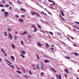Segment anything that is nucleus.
<instances>
[{
  "label": "nucleus",
  "instance_id": "obj_1",
  "mask_svg": "<svg viewBox=\"0 0 79 79\" xmlns=\"http://www.w3.org/2000/svg\"><path fill=\"white\" fill-rule=\"evenodd\" d=\"M31 15H33V16H35V15H36L37 17H40V15L35 12H32Z\"/></svg>",
  "mask_w": 79,
  "mask_h": 79
},
{
  "label": "nucleus",
  "instance_id": "obj_2",
  "mask_svg": "<svg viewBox=\"0 0 79 79\" xmlns=\"http://www.w3.org/2000/svg\"><path fill=\"white\" fill-rule=\"evenodd\" d=\"M41 68L42 70H44V64L42 62H41Z\"/></svg>",
  "mask_w": 79,
  "mask_h": 79
},
{
  "label": "nucleus",
  "instance_id": "obj_3",
  "mask_svg": "<svg viewBox=\"0 0 79 79\" xmlns=\"http://www.w3.org/2000/svg\"><path fill=\"white\" fill-rule=\"evenodd\" d=\"M56 76L57 77V78L58 79H61V75L60 74L59 75V76H58V74H56Z\"/></svg>",
  "mask_w": 79,
  "mask_h": 79
},
{
  "label": "nucleus",
  "instance_id": "obj_4",
  "mask_svg": "<svg viewBox=\"0 0 79 79\" xmlns=\"http://www.w3.org/2000/svg\"><path fill=\"white\" fill-rule=\"evenodd\" d=\"M4 15H4V16H5V17H7V16H8V12H4Z\"/></svg>",
  "mask_w": 79,
  "mask_h": 79
},
{
  "label": "nucleus",
  "instance_id": "obj_5",
  "mask_svg": "<svg viewBox=\"0 0 79 79\" xmlns=\"http://www.w3.org/2000/svg\"><path fill=\"white\" fill-rule=\"evenodd\" d=\"M9 35L10 39V40H12L13 39V37L12 36V35L11 34L9 33Z\"/></svg>",
  "mask_w": 79,
  "mask_h": 79
},
{
  "label": "nucleus",
  "instance_id": "obj_6",
  "mask_svg": "<svg viewBox=\"0 0 79 79\" xmlns=\"http://www.w3.org/2000/svg\"><path fill=\"white\" fill-rule=\"evenodd\" d=\"M37 45L38 46H39L40 47H42V46H43V45L42 44H41L39 42H37Z\"/></svg>",
  "mask_w": 79,
  "mask_h": 79
},
{
  "label": "nucleus",
  "instance_id": "obj_7",
  "mask_svg": "<svg viewBox=\"0 0 79 79\" xmlns=\"http://www.w3.org/2000/svg\"><path fill=\"white\" fill-rule=\"evenodd\" d=\"M49 67L50 68H51V69H52V71H53L54 72H55V73H56V71L55 70V69H54L52 68L51 66H49Z\"/></svg>",
  "mask_w": 79,
  "mask_h": 79
},
{
  "label": "nucleus",
  "instance_id": "obj_8",
  "mask_svg": "<svg viewBox=\"0 0 79 79\" xmlns=\"http://www.w3.org/2000/svg\"><path fill=\"white\" fill-rule=\"evenodd\" d=\"M7 64L10 66L11 68H13V69H14L15 68V67H14V66L12 65H10L9 64Z\"/></svg>",
  "mask_w": 79,
  "mask_h": 79
},
{
  "label": "nucleus",
  "instance_id": "obj_9",
  "mask_svg": "<svg viewBox=\"0 0 79 79\" xmlns=\"http://www.w3.org/2000/svg\"><path fill=\"white\" fill-rule=\"evenodd\" d=\"M11 58L12 60V61H14L15 60V57L13 56H11Z\"/></svg>",
  "mask_w": 79,
  "mask_h": 79
},
{
  "label": "nucleus",
  "instance_id": "obj_10",
  "mask_svg": "<svg viewBox=\"0 0 79 79\" xmlns=\"http://www.w3.org/2000/svg\"><path fill=\"white\" fill-rule=\"evenodd\" d=\"M44 62H45V63H49V62H50V61H49V60H48L46 59L45 60H44Z\"/></svg>",
  "mask_w": 79,
  "mask_h": 79
},
{
  "label": "nucleus",
  "instance_id": "obj_11",
  "mask_svg": "<svg viewBox=\"0 0 79 79\" xmlns=\"http://www.w3.org/2000/svg\"><path fill=\"white\" fill-rule=\"evenodd\" d=\"M22 53V55H24L26 54V52H25V51L24 50H22L21 51Z\"/></svg>",
  "mask_w": 79,
  "mask_h": 79
},
{
  "label": "nucleus",
  "instance_id": "obj_12",
  "mask_svg": "<svg viewBox=\"0 0 79 79\" xmlns=\"http://www.w3.org/2000/svg\"><path fill=\"white\" fill-rule=\"evenodd\" d=\"M32 66L33 67V70H35V71L36 70V68H35V66L33 64H32Z\"/></svg>",
  "mask_w": 79,
  "mask_h": 79
},
{
  "label": "nucleus",
  "instance_id": "obj_13",
  "mask_svg": "<svg viewBox=\"0 0 79 79\" xmlns=\"http://www.w3.org/2000/svg\"><path fill=\"white\" fill-rule=\"evenodd\" d=\"M11 47L13 49H15V48H15V45H14V44H12L11 45Z\"/></svg>",
  "mask_w": 79,
  "mask_h": 79
},
{
  "label": "nucleus",
  "instance_id": "obj_14",
  "mask_svg": "<svg viewBox=\"0 0 79 79\" xmlns=\"http://www.w3.org/2000/svg\"><path fill=\"white\" fill-rule=\"evenodd\" d=\"M7 30L8 31H10V32H11V30L12 31V30H13V29H12V28H11L10 27H9L8 28V29H7Z\"/></svg>",
  "mask_w": 79,
  "mask_h": 79
},
{
  "label": "nucleus",
  "instance_id": "obj_15",
  "mask_svg": "<svg viewBox=\"0 0 79 79\" xmlns=\"http://www.w3.org/2000/svg\"><path fill=\"white\" fill-rule=\"evenodd\" d=\"M36 68L38 69H40V68H39V64L36 65Z\"/></svg>",
  "mask_w": 79,
  "mask_h": 79
},
{
  "label": "nucleus",
  "instance_id": "obj_16",
  "mask_svg": "<svg viewBox=\"0 0 79 79\" xmlns=\"http://www.w3.org/2000/svg\"><path fill=\"white\" fill-rule=\"evenodd\" d=\"M28 34L27 33V31H25L23 34H22V35H24V34Z\"/></svg>",
  "mask_w": 79,
  "mask_h": 79
},
{
  "label": "nucleus",
  "instance_id": "obj_17",
  "mask_svg": "<svg viewBox=\"0 0 79 79\" xmlns=\"http://www.w3.org/2000/svg\"><path fill=\"white\" fill-rule=\"evenodd\" d=\"M20 10H22V11H24V12H25V11H26V10H25L23 8H21Z\"/></svg>",
  "mask_w": 79,
  "mask_h": 79
},
{
  "label": "nucleus",
  "instance_id": "obj_18",
  "mask_svg": "<svg viewBox=\"0 0 79 79\" xmlns=\"http://www.w3.org/2000/svg\"><path fill=\"white\" fill-rule=\"evenodd\" d=\"M46 45L47 48H48L50 47L49 44H48L47 43H46Z\"/></svg>",
  "mask_w": 79,
  "mask_h": 79
},
{
  "label": "nucleus",
  "instance_id": "obj_19",
  "mask_svg": "<svg viewBox=\"0 0 79 79\" xmlns=\"http://www.w3.org/2000/svg\"><path fill=\"white\" fill-rule=\"evenodd\" d=\"M16 72H17V73H18L19 74H21V72L20 71L17 70Z\"/></svg>",
  "mask_w": 79,
  "mask_h": 79
},
{
  "label": "nucleus",
  "instance_id": "obj_20",
  "mask_svg": "<svg viewBox=\"0 0 79 79\" xmlns=\"http://www.w3.org/2000/svg\"><path fill=\"white\" fill-rule=\"evenodd\" d=\"M60 18H61V20H62V21H65V20H64V19H63V17H62V16H61V15H60Z\"/></svg>",
  "mask_w": 79,
  "mask_h": 79
},
{
  "label": "nucleus",
  "instance_id": "obj_21",
  "mask_svg": "<svg viewBox=\"0 0 79 79\" xmlns=\"http://www.w3.org/2000/svg\"><path fill=\"white\" fill-rule=\"evenodd\" d=\"M60 12L61 13L62 16H64V13H63V12L62 11V10H60Z\"/></svg>",
  "mask_w": 79,
  "mask_h": 79
},
{
  "label": "nucleus",
  "instance_id": "obj_22",
  "mask_svg": "<svg viewBox=\"0 0 79 79\" xmlns=\"http://www.w3.org/2000/svg\"><path fill=\"white\" fill-rule=\"evenodd\" d=\"M19 21H20L21 23H23V21H24V20L22 19H19Z\"/></svg>",
  "mask_w": 79,
  "mask_h": 79
},
{
  "label": "nucleus",
  "instance_id": "obj_23",
  "mask_svg": "<svg viewBox=\"0 0 79 79\" xmlns=\"http://www.w3.org/2000/svg\"><path fill=\"white\" fill-rule=\"evenodd\" d=\"M64 71H65L66 73H69L68 70V69H64Z\"/></svg>",
  "mask_w": 79,
  "mask_h": 79
},
{
  "label": "nucleus",
  "instance_id": "obj_24",
  "mask_svg": "<svg viewBox=\"0 0 79 79\" xmlns=\"http://www.w3.org/2000/svg\"><path fill=\"white\" fill-rule=\"evenodd\" d=\"M44 73L43 72H41V76H42V77H43L44 76Z\"/></svg>",
  "mask_w": 79,
  "mask_h": 79
},
{
  "label": "nucleus",
  "instance_id": "obj_25",
  "mask_svg": "<svg viewBox=\"0 0 79 79\" xmlns=\"http://www.w3.org/2000/svg\"><path fill=\"white\" fill-rule=\"evenodd\" d=\"M31 27L32 28H35V24H33L31 26Z\"/></svg>",
  "mask_w": 79,
  "mask_h": 79
},
{
  "label": "nucleus",
  "instance_id": "obj_26",
  "mask_svg": "<svg viewBox=\"0 0 79 79\" xmlns=\"http://www.w3.org/2000/svg\"><path fill=\"white\" fill-rule=\"evenodd\" d=\"M5 60L7 61V62H8V63H10V64H12V63H10V61H9L8 60H6V59H5Z\"/></svg>",
  "mask_w": 79,
  "mask_h": 79
},
{
  "label": "nucleus",
  "instance_id": "obj_27",
  "mask_svg": "<svg viewBox=\"0 0 79 79\" xmlns=\"http://www.w3.org/2000/svg\"><path fill=\"white\" fill-rule=\"evenodd\" d=\"M68 35V36H69V37H70V38H71V39H73V40H74V37H73L72 36H69V35Z\"/></svg>",
  "mask_w": 79,
  "mask_h": 79
},
{
  "label": "nucleus",
  "instance_id": "obj_28",
  "mask_svg": "<svg viewBox=\"0 0 79 79\" xmlns=\"http://www.w3.org/2000/svg\"><path fill=\"white\" fill-rule=\"evenodd\" d=\"M74 55H76L77 56H79V54L77 53H74Z\"/></svg>",
  "mask_w": 79,
  "mask_h": 79
},
{
  "label": "nucleus",
  "instance_id": "obj_29",
  "mask_svg": "<svg viewBox=\"0 0 79 79\" xmlns=\"http://www.w3.org/2000/svg\"><path fill=\"white\" fill-rule=\"evenodd\" d=\"M17 2H18V3H19V4L20 5H21V4H22V3H20V1L19 0H17Z\"/></svg>",
  "mask_w": 79,
  "mask_h": 79
},
{
  "label": "nucleus",
  "instance_id": "obj_30",
  "mask_svg": "<svg viewBox=\"0 0 79 79\" xmlns=\"http://www.w3.org/2000/svg\"><path fill=\"white\" fill-rule=\"evenodd\" d=\"M35 55H36V56H37L38 60H39L40 59H39V56H38V55H37V54H35Z\"/></svg>",
  "mask_w": 79,
  "mask_h": 79
},
{
  "label": "nucleus",
  "instance_id": "obj_31",
  "mask_svg": "<svg viewBox=\"0 0 79 79\" xmlns=\"http://www.w3.org/2000/svg\"><path fill=\"white\" fill-rule=\"evenodd\" d=\"M20 56H21L22 58H24V56L22 54H20Z\"/></svg>",
  "mask_w": 79,
  "mask_h": 79
},
{
  "label": "nucleus",
  "instance_id": "obj_32",
  "mask_svg": "<svg viewBox=\"0 0 79 79\" xmlns=\"http://www.w3.org/2000/svg\"><path fill=\"white\" fill-rule=\"evenodd\" d=\"M3 53L5 56H7V54L5 53V52H3Z\"/></svg>",
  "mask_w": 79,
  "mask_h": 79
},
{
  "label": "nucleus",
  "instance_id": "obj_33",
  "mask_svg": "<svg viewBox=\"0 0 79 79\" xmlns=\"http://www.w3.org/2000/svg\"><path fill=\"white\" fill-rule=\"evenodd\" d=\"M4 34L6 37H7V34H6V32H5V31H4Z\"/></svg>",
  "mask_w": 79,
  "mask_h": 79
},
{
  "label": "nucleus",
  "instance_id": "obj_34",
  "mask_svg": "<svg viewBox=\"0 0 79 79\" xmlns=\"http://www.w3.org/2000/svg\"><path fill=\"white\" fill-rule=\"evenodd\" d=\"M14 38L15 39H17V36H16V35H15L14 36Z\"/></svg>",
  "mask_w": 79,
  "mask_h": 79
},
{
  "label": "nucleus",
  "instance_id": "obj_35",
  "mask_svg": "<svg viewBox=\"0 0 79 79\" xmlns=\"http://www.w3.org/2000/svg\"><path fill=\"white\" fill-rule=\"evenodd\" d=\"M49 34H51V35H53V34L52 32H49Z\"/></svg>",
  "mask_w": 79,
  "mask_h": 79
},
{
  "label": "nucleus",
  "instance_id": "obj_36",
  "mask_svg": "<svg viewBox=\"0 0 79 79\" xmlns=\"http://www.w3.org/2000/svg\"><path fill=\"white\" fill-rule=\"evenodd\" d=\"M48 1L49 2H54V1H51L50 0H48Z\"/></svg>",
  "mask_w": 79,
  "mask_h": 79
},
{
  "label": "nucleus",
  "instance_id": "obj_37",
  "mask_svg": "<svg viewBox=\"0 0 79 79\" xmlns=\"http://www.w3.org/2000/svg\"><path fill=\"white\" fill-rule=\"evenodd\" d=\"M38 27L39 28H40V29H41V27H40V25H39L38 24H37Z\"/></svg>",
  "mask_w": 79,
  "mask_h": 79
},
{
  "label": "nucleus",
  "instance_id": "obj_38",
  "mask_svg": "<svg viewBox=\"0 0 79 79\" xmlns=\"http://www.w3.org/2000/svg\"><path fill=\"white\" fill-rule=\"evenodd\" d=\"M1 51L3 53L4 52H5V51H4V50H3V49H1Z\"/></svg>",
  "mask_w": 79,
  "mask_h": 79
},
{
  "label": "nucleus",
  "instance_id": "obj_39",
  "mask_svg": "<svg viewBox=\"0 0 79 79\" xmlns=\"http://www.w3.org/2000/svg\"><path fill=\"white\" fill-rule=\"evenodd\" d=\"M49 49H50V50H54V48H50Z\"/></svg>",
  "mask_w": 79,
  "mask_h": 79
},
{
  "label": "nucleus",
  "instance_id": "obj_40",
  "mask_svg": "<svg viewBox=\"0 0 79 79\" xmlns=\"http://www.w3.org/2000/svg\"><path fill=\"white\" fill-rule=\"evenodd\" d=\"M40 21H41V22H42V23H46V22H44V20H40Z\"/></svg>",
  "mask_w": 79,
  "mask_h": 79
},
{
  "label": "nucleus",
  "instance_id": "obj_41",
  "mask_svg": "<svg viewBox=\"0 0 79 79\" xmlns=\"http://www.w3.org/2000/svg\"><path fill=\"white\" fill-rule=\"evenodd\" d=\"M0 7H4V6L0 4Z\"/></svg>",
  "mask_w": 79,
  "mask_h": 79
},
{
  "label": "nucleus",
  "instance_id": "obj_42",
  "mask_svg": "<svg viewBox=\"0 0 79 79\" xmlns=\"http://www.w3.org/2000/svg\"><path fill=\"white\" fill-rule=\"evenodd\" d=\"M5 11V9H2L1 10V11H2V12H4V11Z\"/></svg>",
  "mask_w": 79,
  "mask_h": 79
},
{
  "label": "nucleus",
  "instance_id": "obj_43",
  "mask_svg": "<svg viewBox=\"0 0 79 79\" xmlns=\"http://www.w3.org/2000/svg\"><path fill=\"white\" fill-rule=\"evenodd\" d=\"M37 28H35V32H36V31H37Z\"/></svg>",
  "mask_w": 79,
  "mask_h": 79
},
{
  "label": "nucleus",
  "instance_id": "obj_44",
  "mask_svg": "<svg viewBox=\"0 0 79 79\" xmlns=\"http://www.w3.org/2000/svg\"><path fill=\"white\" fill-rule=\"evenodd\" d=\"M29 74H31V75H32V73H31V71H29Z\"/></svg>",
  "mask_w": 79,
  "mask_h": 79
},
{
  "label": "nucleus",
  "instance_id": "obj_45",
  "mask_svg": "<svg viewBox=\"0 0 79 79\" xmlns=\"http://www.w3.org/2000/svg\"><path fill=\"white\" fill-rule=\"evenodd\" d=\"M24 76L25 77V78H28V77L27 76H26V75H24Z\"/></svg>",
  "mask_w": 79,
  "mask_h": 79
},
{
  "label": "nucleus",
  "instance_id": "obj_46",
  "mask_svg": "<svg viewBox=\"0 0 79 79\" xmlns=\"http://www.w3.org/2000/svg\"><path fill=\"white\" fill-rule=\"evenodd\" d=\"M64 75H65V77H68V76H67V75H66V74L65 73Z\"/></svg>",
  "mask_w": 79,
  "mask_h": 79
},
{
  "label": "nucleus",
  "instance_id": "obj_47",
  "mask_svg": "<svg viewBox=\"0 0 79 79\" xmlns=\"http://www.w3.org/2000/svg\"><path fill=\"white\" fill-rule=\"evenodd\" d=\"M6 6V7H9V6L7 4L5 5Z\"/></svg>",
  "mask_w": 79,
  "mask_h": 79
},
{
  "label": "nucleus",
  "instance_id": "obj_48",
  "mask_svg": "<svg viewBox=\"0 0 79 79\" xmlns=\"http://www.w3.org/2000/svg\"><path fill=\"white\" fill-rule=\"evenodd\" d=\"M75 23H76L77 24L79 25V22H75Z\"/></svg>",
  "mask_w": 79,
  "mask_h": 79
},
{
  "label": "nucleus",
  "instance_id": "obj_49",
  "mask_svg": "<svg viewBox=\"0 0 79 79\" xmlns=\"http://www.w3.org/2000/svg\"><path fill=\"white\" fill-rule=\"evenodd\" d=\"M21 43L22 45H24V43H23V40L21 41Z\"/></svg>",
  "mask_w": 79,
  "mask_h": 79
},
{
  "label": "nucleus",
  "instance_id": "obj_50",
  "mask_svg": "<svg viewBox=\"0 0 79 79\" xmlns=\"http://www.w3.org/2000/svg\"><path fill=\"white\" fill-rule=\"evenodd\" d=\"M2 3H4V4H5V1H2Z\"/></svg>",
  "mask_w": 79,
  "mask_h": 79
},
{
  "label": "nucleus",
  "instance_id": "obj_51",
  "mask_svg": "<svg viewBox=\"0 0 79 79\" xmlns=\"http://www.w3.org/2000/svg\"><path fill=\"white\" fill-rule=\"evenodd\" d=\"M66 59H69L70 58V57H66Z\"/></svg>",
  "mask_w": 79,
  "mask_h": 79
},
{
  "label": "nucleus",
  "instance_id": "obj_52",
  "mask_svg": "<svg viewBox=\"0 0 79 79\" xmlns=\"http://www.w3.org/2000/svg\"><path fill=\"white\" fill-rule=\"evenodd\" d=\"M48 13L49 14V15H51V13L49 12L48 11Z\"/></svg>",
  "mask_w": 79,
  "mask_h": 79
},
{
  "label": "nucleus",
  "instance_id": "obj_53",
  "mask_svg": "<svg viewBox=\"0 0 79 79\" xmlns=\"http://www.w3.org/2000/svg\"><path fill=\"white\" fill-rule=\"evenodd\" d=\"M53 3L52 4L53 5H55V2H53Z\"/></svg>",
  "mask_w": 79,
  "mask_h": 79
},
{
  "label": "nucleus",
  "instance_id": "obj_54",
  "mask_svg": "<svg viewBox=\"0 0 79 79\" xmlns=\"http://www.w3.org/2000/svg\"><path fill=\"white\" fill-rule=\"evenodd\" d=\"M23 69L24 70H23V72H24V73H25V69H24V68H23Z\"/></svg>",
  "mask_w": 79,
  "mask_h": 79
},
{
  "label": "nucleus",
  "instance_id": "obj_55",
  "mask_svg": "<svg viewBox=\"0 0 79 79\" xmlns=\"http://www.w3.org/2000/svg\"><path fill=\"white\" fill-rule=\"evenodd\" d=\"M16 68H17V69L18 70H20L19 69V68L17 66L16 67Z\"/></svg>",
  "mask_w": 79,
  "mask_h": 79
},
{
  "label": "nucleus",
  "instance_id": "obj_56",
  "mask_svg": "<svg viewBox=\"0 0 79 79\" xmlns=\"http://www.w3.org/2000/svg\"><path fill=\"white\" fill-rule=\"evenodd\" d=\"M54 47V45L52 44V47Z\"/></svg>",
  "mask_w": 79,
  "mask_h": 79
},
{
  "label": "nucleus",
  "instance_id": "obj_57",
  "mask_svg": "<svg viewBox=\"0 0 79 79\" xmlns=\"http://www.w3.org/2000/svg\"><path fill=\"white\" fill-rule=\"evenodd\" d=\"M22 17H25V15H22Z\"/></svg>",
  "mask_w": 79,
  "mask_h": 79
},
{
  "label": "nucleus",
  "instance_id": "obj_58",
  "mask_svg": "<svg viewBox=\"0 0 79 79\" xmlns=\"http://www.w3.org/2000/svg\"><path fill=\"white\" fill-rule=\"evenodd\" d=\"M74 27H75V28H76L77 29V26H74Z\"/></svg>",
  "mask_w": 79,
  "mask_h": 79
},
{
  "label": "nucleus",
  "instance_id": "obj_59",
  "mask_svg": "<svg viewBox=\"0 0 79 79\" xmlns=\"http://www.w3.org/2000/svg\"><path fill=\"white\" fill-rule=\"evenodd\" d=\"M15 34H18V32H15Z\"/></svg>",
  "mask_w": 79,
  "mask_h": 79
},
{
  "label": "nucleus",
  "instance_id": "obj_60",
  "mask_svg": "<svg viewBox=\"0 0 79 79\" xmlns=\"http://www.w3.org/2000/svg\"><path fill=\"white\" fill-rule=\"evenodd\" d=\"M9 3H10V4H11V5H12V3L11 2H9Z\"/></svg>",
  "mask_w": 79,
  "mask_h": 79
},
{
  "label": "nucleus",
  "instance_id": "obj_61",
  "mask_svg": "<svg viewBox=\"0 0 79 79\" xmlns=\"http://www.w3.org/2000/svg\"><path fill=\"white\" fill-rule=\"evenodd\" d=\"M44 15H45L46 16H47V15L46 14H44Z\"/></svg>",
  "mask_w": 79,
  "mask_h": 79
},
{
  "label": "nucleus",
  "instance_id": "obj_62",
  "mask_svg": "<svg viewBox=\"0 0 79 79\" xmlns=\"http://www.w3.org/2000/svg\"><path fill=\"white\" fill-rule=\"evenodd\" d=\"M16 16H17V18H19V16H18L17 15H16Z\"/></svg>",
  "mask_w": 79,
  "mask_h": 79
},
{
  "label": "nucleus",
  "instance_id": "obj_63",
  "mask_svg": "<svg viewBox=\"0 0 79 79\" xmlns=\"http://www.w3.org/2000/svg\"><path fill=\"white\" fill-rule=\"evenodd\" d=\"M41 13H43V14H44V13L43 12H41Z\"/></svg>",
  "mask_w": 79,
  "mask_h": 79
},
{
  "label": "nucleus",
  "instance_id": "obj_64",
  "mask_svg": "<svg viewBox=\"0 0 79 79\" xmlns=\"http://www.w3.org/2000/svg\"><path fill=\"white\" fill-rule=\"evenodd\" d=\"M73 46H74L75 47H76V45L75 44H73Z\"/></svg>",
  "mask_w": 79,
  "mask_h": 79
}]
</instances>
